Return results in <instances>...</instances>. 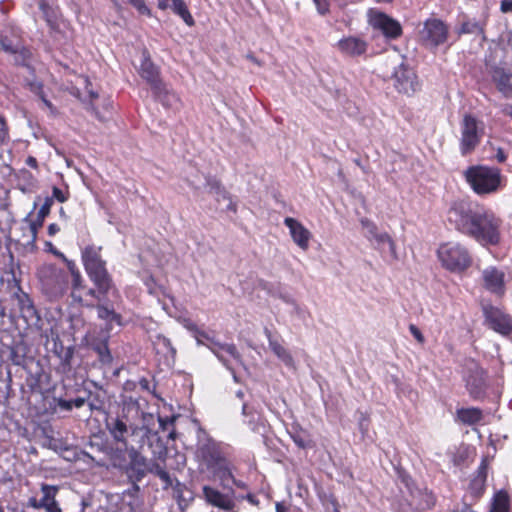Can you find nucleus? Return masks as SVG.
I'll return each mask as SVG.
<instances>
[{
    "mask_svg": "<svg viewBox=\"0 0 512 512\" xmlns=\"http://www.w3.org/2000/svg\"><path fill=\"white\" fill-rule=\"evenodd\" d=\"M292 439L294 443L302 449L311 447V440L302 432L294 433Z\"/></svg>",
    "mask_w": 512,
    "mask_h": 512,
    "instance_id": "49",
    "label": "nucleus"
},
{
    "mask_svg": "<svg viewBox=\"0 0 512 512\" xmlns=\"http://www.w3.org/2000/svg\"><path fill=\"white\" fill-rule=\"evenodd\" d=\"M82 262L87 275L101 294L118 293L106 262L101 257V247L89 245L82 250Z\"/></svg>",
    "mask_w": 512,
    "mask_h": 512,
    "instance_id": "2",
    "label": "nucleus"
},
{
    "mask_svg": "<svg viewBox=\"0 0 512 512\" xmlns=\"http://www.w3.org/2000/svg\"><path fill=\"white\" fill-rule=\"evenodd\" d=\"M53 205V198H45L44 203L40 207L35 219L30 220L28 215L25 221L29 223V230L31 233V241L34 242L37 238L38 230L43 226L45 218L49 215Z\"/></svg>",
    "mask_w": 512,
    "mask_h": 512,
    "instance_id": "22",
    "label": "nucleus"
},
{
    "mask_svg": "<svg viewBox=\"0 0 512 512\" xmlns=\"http://www.w3.org/2000/svg\"><path fill=\"white\" fill-rule=\"evenodd\" d=\"M41 491L43 493V497L40 499V503L46 506L53 498L56 497L58 492V488L56 486L43 484L41 487Z\"/></svg>",
    "mask_w": 512,
    "mask_h": 512,
    "instance_id": "47",
    "label": "nucleus"
},
{
    "mask_svg": "<svg viewBox=\"0 0 512 512\" xmlns=\"http://www.w3.org/2000/svg\"><path fill=\"white\" fill-rule=\"evenodd\" d=\"M485 483L483 477H473L469 484V492L473 500H478L485 491Z\"/></svg>",
    "mask_w": 512,
    "mask_h": 512,
    "instance_id": "43",
    "label": "nucleus"
},
{
    "mask_svg": "<svg viewBox=\"0 0 512 512\" xmlns=\"http://www.w3.org/2000/svg\"><path fill=\"white\" fill-rule=\"evenodd\" d=\"M128 463L122 468L129 482H141L147 475L148 460L136 448H126Z\"/></svg>",
    "mask_w": 512,
    "mask_h": 512,
    "instance_id": "12",
    "label": "nucleus"
},
{
    "mask_svg": "<svg viewBox=\"0 0 512 512\" xmlns=\"http://www.w3.org/2000/svg\"><path fill=\"white\" fill-rule=\"evenodd\" d=\"M481 279L483 287L495 295L496 297H503L506 293V284L508 282V275L506 269L497 266H487L482 270Z\"/></svg>",
    "mask_w": 512,
    "mask_h": 512,
    "instance_id": "10",
    "label": "nucleus"
},
{
    "mask_svg": "<svg viewBox=\"0 0 512 512\" xmlns=\"http://www.w3.org/2000/svg\"><path fill=\"white\" fill-rule=\"evenodd\" d=\"M42 291L49 298L61 297L68 288V274L56 265L46 264L37 272Z\"/></svg>",
    "mask_w": 512,
    "mask_h": 512,
    "instance_id": "4",
    "label": "nucleus"
},
{
    "mask_svg": "<svg viewBox=\"0 0 512 512\" xmlns=\"http://www.w3.org/2000/svg\"><path fill=\"white\" fill-rule=\"evenodd\" d=\"M197 457L208 470L226 461L219 444L211 438L200 440L197 447Z\"/></svg>",
    "mask_w": 512,
    "mask_h": 512,
    "instance_id": "11",
    "label": "nucleus"
},
{
    "mask_svg": "<svg viewBox=\"0 0 512 512\" xmlns=\"http://www.w3.org/2000/svg\"><path fill=\"white\" fill-rule=\"evenodd\" d=\"M284 224L289 229L293 241L299 248L306 251L309 248V241L312 237L311 232L305 228L302 223L292 217H286Z\"/></svg>",
    "mask_w": 512,
    "mask_h": 512,
    "instance_id": "19",
    "label": "nucleus"
},
{
    "mask_svg": "<svg viewBox=\"0 0 512 512\" xmlns=\"http://www.w3.org/2000/svg\"><path fill=\"white\" fill-rule=\"evenodd\" d=\"M472 256L468 248L461 244H456L450 248V272L461 273L472 265Z\"/></svg>",
    "mask_w": 512,
    "mask_h": 512,
    "instance_id": "18",
    "label": "nucleus"
},
{
    "mask_svg": "<svg viewBox=\"0 0 512 512\" xmlns=\"http://www.w3.org/2000/svg\"><path fill=\"white\" fill-rule=\"evenodd\" d=\"M132 445L126 448H136L138 451L144 450L145 446L151 451L155 459L164 460L167 455V447L158 431L152 430L148 425L135 427L131 432Z\"/></svg>",
    "mask_w": 512,
    "mask_h": 512,
    "instance_id": "5",
    "label": "nucleus"
},
{
    "mask_svg": "<svg viewBox=\"0 0 512 512\" xmlns=\"http://www.w3.org/2000/svg\"><path fill=\"white\" fill-rule=\"evenodd\" d=\"M372 26L381 31L386 38L396 39L402 34L400 23L382 12H376L370 20Z\"/></svg>",
    "mask_w": 512,
    "mask_h": 512,
    "instance_id": "17",
    "label": "nucleus"
},
{
    "mask_svg": "<svg viewBox=\"0 0 512 512\" xmlns=\"http://www.w3.org/2000/svg\"><path fill=\"white\" fill-rule=\"evenodd\" d=\"M140 76L150 85L153 92L163 91V82L159 77V69L152 62L146 49L142 52V61L139 67Z\"/></svg>",
    "mask_w": 512,
    "mask_h": 512,
    "instance_id": "16",
    "label": "nucleus"
},
{
    "mask_svg": "<svg viewBox=\"0 0 512 512\" xmlns=\"http://www.w3.org/2000/svg\"><path fill=\"white\" fill-rule=\"evenodd\" d=\"M163 472H165V469L163 467H161L160 464H158V463L149 464L148 463L147 473H151V474H154L155 476L159 477L161 475V473H163Z\"/></svg>",
    "mask_w": 512,
    "mask_h": 512,
    "instance_id": "57",
    "label": "nucleus"
},
{
    "mask_svg": "<svg viewBox=\"0 0 512 512\" xmlns=\"http://www.w3.org/2000/svg\"><path fill=\"white\" fill-rule=\"evenodd\" d=\"M8 54L13 56V61L16 65L30 67L32 60V52L22 44L18 45L14 51H9Z\"/></svg>",
    "mask_w": 512,
    "mask_h": 512,
    "instance_id": "32",
    "label": "nucleus"
},
{
    "mask_svg": "<svg viewBox=\"0 0 512 512\" xmlns=\"http://www.w3.org/2000/svg\"><path fill=\"white\" fill-rule=\"evenodd\" d=\"M399 480L407 488L408 492L413 498L421 494L420 491L415 487L412 478L405 472L399 471Z\"/></svg>",
    "mask_w": 512,
    "mask_h": 512,
    "instance_id": "46",
    "label": "nucleus"
},
{
    "mask_svg": "<svg viewBox=\"0 0 512 512\" xmlns=\"http://www.w3.org/2000/svg\"><path fill=\"white\" fill-rule=\"evenodd\" d=\"M84 297H86V303H82L83 306H86V307H95V301H102L106 296H108L109 294H101L99 293L98 291V288L96 287V289H93V288H87L85 286V289H84V293H83Z\"/></svg>",
    "mask_w": 512,
    "mask_h": 512,
    "instance_id": "42",
    "label": "nucleus"
},
{
    "mask_svg": "<svg viewBox=\"0 0 512 512\" xmlns=\"http://www.w3.org/2000/svg\"><path fill=\"white\" fill-rule=\"evenodd\" d=\"M21 44L19 31L11 26H0V48L8 53Z\"/></svg>",
    "mask_w": 512,
    "mask_h": 512,
    "instance_id": "23",
    "label": "nucleus"
},
{
    "mask_svg": "<svg viewBox=\"0 0 512 512\" xmlns=\"http://www.w3.org/2000/svg\"><path fill=\"white\" fill-rule=\"evenodd\" d=\"M202 492L205 501L209 505H212L224 511L234 510V490H225V492H220L219 490L211 486L205 485L202 488Z\"/></svg>",
    "mask_w": 512,
    "mask_h": 512,
    "instance_id": "15",
    "label": "nucleus"
},
{
    "mask_svg": "<svg viewBox=\"0 0 512 512\" xmlns=\"http://www.w3.org/2000/svg\"><path fill=\"white\" fill-rule=\"evenodd\" d=\"M409 330L411 332V334L414 336V338L420 343H424L425 339H424V336L422 334V332L420 331V329L414 325V324H410L409 325Z\"/></svg>",
    "mask_w": 512,
    "mask_h": 512,
    "instance_id": "55",
    "label": "nucleus"
},
{
    "mask_svg": "<svg viewBox=\"0 0 512 512\" xmlns=\"http://www.w3.org/2000/svg\"><path fill=\"white\" fill-rule=\"evenodd\" d=\"M92 349L96 352L98 355V360L103 365H110L112 363L113 357L109 350L108 341L106 339L92 343Z\"/></svg>",
    "mask_w": 512,
    "mask_h": 512,
    "instance_id": "33",
    "label": "nucleus"
},
{
    "mask_svg": "<svg viewBox=\"0 0 512 512\" xmlns=\"http://www.w3.org/2000/svg\"><path fill=\"white\" fill-rule=\"evenodd\" d=\"M207 186L210 188L211 192H214L215 194L223 188L218 180L210 177L207 178Z\"/></svg>",
    "mask_w": 512,
    "mask_h": 512,
    "instance_id": "61",
    "label": "nucleus"
},
{
    "mask_svg": "<svg viewBox=\"0 0 512 512\" xmlns=\"http://www.w3.org/2000/svg\"><path fill=\"white\" fill-rule=\"evenodd\" d=\"M500 9L503 13L512 12V0H502Z\"/></svg>",
    "mask_w": 512,
    "mask_h": 512,
    "instance_id": "64",
    "label": "nucleus"
},
{
    "mask_svg": "<svg viewBox=\"0 0 512 512\" xmlns=\"http://www.w3.org/2000/svg\"><path fill=\"white\" fill-rule=\"evenodd\" d=\"M155 98L160 101L165 107L172 108L178 102V97L175 93L168 90L167 86L163 84V91L161 93L153 92Z\"/></svg>",
    "mask_w": 512,
    "mask_h": 512,
    "instance_id": "40",
    "label": "nucleus"
},
{
    "mask_svg": "<svg viewBox=\"0 0 512 512\" xmlns=\"http://www.w3.org/2000/svg\"><path fill=\"white\" fill-rule=\"evenodd\" d=\"M462 175L478 196L495 194L503 187V176L496 167L472 165L465 169Z\"/></svg>",
    "mask_w": 512,
    "mask_h": 512,
    "instance_id": "3",
    "label": "nucleus"
},
{
    "mask_svg": "<svg viewBox=\"0 0 512 512\" xmlns=\"http://www.w3.org/2000/svg\"><path fill=\"white\" fill-rule=\"evenodd\" d=\"M338 48L349 56H359L366 52L367 44L360 38L348 37L338 42Z\"/></svg>",
    "mask_w": 512,
    "mask_h": 512,
    "instance_id": "26",
    "label": "nucleus"
},
{
    "mask_svg": "<svg viewBox=\"0 0 512 512\" xmlns=\"http://www.w3.org/2000/svg\"><path fill=\"white\" fill-rule=\"evenodd\" d=\"M316 7H317V10L320 14L324 15L328 12L329 10V4L327 2V0H313Z\"/></svg>",
    "mask_w": 512,
    "mask_h": 512,
    "instance_id": "60",
    "label": "nucleus"
},
{
    "mask_svg": "<svg viewBox=\"0 0 512 512\" xmlns=\"http://www.w3.org/2000/svg\"><path fill=\"white\" fill-rule=\"evenodd\" d=\"M464 381L469 395L474 400L483 399L486 393L485 372L474 360L465 363Z\"/></svg>",
    "mask_w": 512,
    "mask_h": 512,
    "instance_id": "9",
    "label": "nucleus"
},
{
    "mask_svg": "<svg viewBox=\"0 0 512 512\" xmlns=\"http://www.w3.org/2000/svg\"><path fill=\"white\" fill-rule=\"evenodd\" d=\"M106 428L116 442L127 445L128 426L126 421L119 417H109L106 420Z\"/></svg>",
    "mask_w": 512,
    "mask_h": 512,
    "instance_id": "25",
    "label": "nucleus"
},
{
    "mask_svg": "<svg viewBox=\"0 0 512 512\" xmlns=\"http://www.w3.org/2000/svg\"><path fill=\"white\" fill-rule=\"evenodd\" d=\"M213 475L220 481L224 490H233V486L243 487V483L234 478L228 460L210 469Z\"/></svg>",
    "mask_w": 512,
    "mask_h": 512,
    "instance_id": "21",
    "label": "nucleus"
},
{
    "mask_svg": "<svg viewBox=\"0 0 512 512\" xmlns=\"http://www.w3.org/2000/svg\"><path fill=\"white\" fill-rule=\"evenodd\" d=\"M458 34L482 35L483 39H485L484 24L476 20L464 21L458 31Z\"/></svg>",
    "mask_w": 512,
    "mask_h": 512,
    "instance_id": "37",
    "label": "nucleus"
},
{
    "mask_svg": "<svg viewBox=\"0 0 512 512\" xmlns=\"http://www.w3.org/2000/svg\"><path fill=\"white\" fill-rule=\"evenodd\" d=\"M447 37L448 27L446 23L435 17L427 19L419 30L421 43L429 49H435L445 43Z\"/></svg>",
    "mask_w": 512,
    "mask_h": 512,
    "instance_id": "7",
    "label": "nucleus"
},
{
    "mask_svg": "<svg viewBox=\"0 0 512 512\" xmlns=\"http://www.w3.org/2000/svg\"><path fill=\"white\" fill-rule=\"evenodd\" d=\"M107 447L104 444V442L99 437H94L90 439V441L85 446V450L83 451V454L93 461L97 462V459L94 454L96 453H106Z\"/></svg>",
    "mask_w": 512,
    "mask_h": 512,
    "instance_id": "34",
    "label": "nucleus"
},
{
    "mask_svg": "<svg viewBox=\"0 0 512 512\" xmlns=\"http://www.w3.org/2000/svg\"><path fill=\"white\" fill-rule=\"evenodd\" d=\"M242 414L248 418L246 421L249 427L254 432H259V428L262 425V423L259 422L260 417L253 412V409L249 407L246 403L242 405Z\"/></svg>",
    "mask_w": 512,
    "mask_h": 512,
    "instance_id": "41",
    "label": "nucleus"
},
{
    "mask_svg": "<svg viewBox=\"0 0 512 512\" xmlns=\"http://www.w3.org/2000/svg\"><path fill=\"white\" fill-rule=\"evenodd\" d=\"M493 157L497 162L504 163L507 160V153L503 148L498 147Z\"/></svg>",
    "mask_w": 512,
    "mask_h": 512,
    "instance_id": "63",
    "label": "nucleus"
},
{
    "mask_svg": "<svg viewBox=\"0 0 512 512\" xmlns=\"http://www.w3.org/2000/svg\"><path fill=\"white\" fill-rule=\"evenodd\" d=\"M85 286L84 280L80 274V272H73L72 277V287H71V297L73 301H81V296L78 293V288Z\"/></svg>",
    "mask_w": 512,
    "mask_h": 512,
    "instance_id": "45",
    "label": "nucleus"
},
{
    "mask_svg": "<svg viewBox=\"0 0 512 512\" xmlns=\"http://www.w3.org/2000/svg\"><path fill=\"white\" fill-rule=\"evenodd\" d=\"M95 308L98 318L106 322L108 330H112L114 324L117 326L123 325L121 314L117 313L112 306L105 303H98Z\"/></svg>",
    "mask_w": 512,
    "mask_h": 512,
    "instance_id": "24",
    "label": "nucleus"
},
{
    "mask_svg": "<svg viewBox=\"0 0 512 512\" xmlns=\"http://www.w3.org/2000/svg\"><path fill=\"white\" fill-rule=\"evenodd\" d=\"M488 465L486 460H483L476 471L475 477H483V481L487 479Z\"/></svg>",
    "mask_w": 512,
    "mask_h": 512,
    "instance_id": "59",
    "label": "nucleus"
},
{
    "mask_svg": "<svg viewBox=\"0 0 512 512\" xmlns=\"http://www.w3.org/2000/svg\"><path fill=\"white\" fill-rule=\"evenodd\" d=\"M489 74L499 92L508 96L512 93V72L494 65L490 67Z\"/></svg>",
    "mask_w": 512,
    "mask_h": 512,
    "instance_id": "20",
    "label": "nucleus"
},
{
    "mask_svg": "<svg viewBox=\"0 0 512 512\" xmlns=\"http://www.w3.org/2000/svg\"><path fill=\"white\" fill-rule=\"evenodd\" d=\"M74 351L75 349L73 346L65 348L62 344H60L59 347L55 344V353L59 357L61 369L65 373L70 372L72 369Z\"/></svg>",
    "mask_w": 512,
    "mask_h": 512,
    "instance_id": "31",
    "label": "nucleus"
},
{
    "mask_svg": "<svg viewBox=\"0 0 512 512\" xmlns=\"http://www.w3.org/2000/svg\"><path fill=\"white\" fill-rule=\"evenodd\" d=\"M362 233L364 237L381 253L388 246L389 252L394 259H397L396 244L391 236L384 231H380L377 225L367 218L360 220Z\"/></svg>",
    "mask_w": 512,
    "mask_h": 512,
    "instance_id": "8",
    "label": "nucleus"
},
{
    "mask_svg": "<svg viewBox=\"0 0 512 512\" xmlns=\"http://www.w3.org/2000/svg\"><path fill=\"white\" fill-rule=\"evenodd\" d=\"M172 11L177 14L182 20L188 25L193 26L195 21L188 10V7L184 0H175L171 6Z\"/></svg>",
    "mask_w": 512,
    "mask_h": 512,
    "instance_id": "36",
    "label": "nucleus"
},
{
    "mask_svg": "<svg viewBox=\"0 0 512 512\" xmlns=\"http://www.w3.org/2000/svg\"><path fill=\"white\" fill-rule=\"evenodd\" d=\"M53 200L56 199L59 202L63 203L67 200L66 194L58 187L54 186L52 189V197Z\"/></svg>",
    "mask_w": 512,
    "mask_h": 512,
    "instance_id": "56",
    "label": "nucleus"
},
{
    "mask_svg": "<svg viewBox=\"0 0 512 512\" xmlns=\"http://www.w3.org/2000/svg\"><path fill=\"white\" fill-rule=\"evenodd\" d=\"M10 355L9 359L12 361L14 365L24 366L26 363V358L29 353V347L24 340L14 341L13 344L9 347Z\"/></svg>",
    "mask_w": 512,
    "mask_h": 512,
    "instance_id": "29",
    "label": "nucleus"
},
{
    "mask_svg": "<svg viewBox=\"0 0 512 512\" xmlns=\"http://www.w3.org/2000/svg\"><path fill=\"white\" fill-rule=\"evenodd\" d=\"M438 257H439V259L441 260L442 265H443L444 267H448V262H447V257H448V248L446 247V245H442V246L438 249Z\"/></svg>",
    "mask_w": 512,
    "mask_h": 512,
    "instance_id": "58",
    "label": "nucleus"
},
{
    "mask_svg": "<svg viewBox=\"0 0 512 512\" xmlns=\"http://www.w3.org/2000/svg\"><path fill=\"white\" fill-rule=\"evenodd\" d=\"M450 224L483 248L498 247L502 242L503 219L492 209L470 198L453 201Z\"/></svg>",
    "mask_w": 512,
    "mask_h": 512,
    "instance_id": "1",
    "label": "nucleus"
},
{
    "mask_svg": "<svg viewBox=\"0 0 512 512\" xmlns=\"http://www.w3.org/2000/svg\"><path fill=\"white\" fill-rule=\"evenodd\" d=\"M264 333L268 339L269 347L273 353L289 368H294L295 362L291 353L283 347L277 340L272 338L271 331L265 328Z\"/></svg>",
    "mask_w": 512,
    "mask_h": 512,
    "instance_id": "27",
    "label": "nucleus"
},
{
    "mask_svg": "<svg viewBox=\"0 0 512 512\" xmlns=\"http://www.w3.org/2000/svg\"><path fill=\"white\" fill-rule=\"evenodd\" d=\"M173 489V496L177 500L178 505L182 508L183 505L187 506L189 500H191V497L187 499L184 495V492L186 489V486L181 483L179 480H175V484L172 486Z\"/></svg>",
    "mask_w": 512,
    "mask_h": 512,
    "instance_id": "44",
    "label": "nucleus"
},
{
    "mask_svg": "<svg viewBox=\"0 0 512 512\" xmlns=\"http://www.w3.org/2000/svg\"><path fill=\"white\" fill-rule=\"evenodd\" d=\"M10 141L9 127L3 115L0 114V148Z\"/></svg>",
    "mask_w": 512,
    "mask_h": 512,
    "instance_id": "48",
    "label": "nucleus"
},
{
    "mask_svg": "<svg viewBox=\"0 0 512 512\" xmlns=\"http://www.w3.org/2000/svg\"><path fill=\"white\" fill-rule=\"evenodd\" d=\"M473 450L470 446L462 444L460 445L453 456V463L456 466H464L468 463Z\"/></svg>",
    "mask_w": 512,
    "mask_h": 512,
    "instance_id": "39",
    "label": "nucleus"
},
{
    "mask_svg": "<svg viewBox=\"0 0 512 512\" xmlns=\"http://www.w3.org/2000/svg\"><path fill=\"white\" fill-rule=\"evenodd\" d=\"M490 511L496 512H508L509 511V496L501 490L498 491L493 499L492 508Z\"/></svg>",
    "mask_w": 512,
    "mask_h": 512,
    "instance_id": "38",
    "label": "nucleus"
},
{
    "mask_svg": "<svg viewBox=\"0 0 512 512\" xmlns=\"http://www.w3.org/2000/svg\"><path fill=\"white\" fill-rule=\"evenodd\" d=\"M16 178L18 180V186L23 192L31 190L36 186L37 183L34 175L25 168L20 169L17 172Z\"/></svg>",
    "mask_w": 512,
    "mask_h": 512,
    "instance_id": "35",
    "label": "nucleus"
},
{
    "mask_svg": "<svg viewBox=\"0 0 512 512\" xmlns=\"http://www.w3.org/2000/svg\"><path fill=\"white\" fill-rule=\"evenodd\" d=\"M222 352L229 354L237 363L242 364L241 354L238 352L236 346L232 343H226L221 346Z\"/></svg>",
    "mask_w": 512,
    "mask_h": 512,
    "instance_id": "50",
    "label": "nucleus"
},
{
    "mask_svg": "<svg viewBox=\"0 0 512 512\" xmlns=\"http://www.w3.org/2000/svg\"><path fill=\"white\" fill-rule=\"evenodd\" d=\"M210 350L213 352V354L219 359V361L222 362V364L228 369L230 370L232 373H234V370L229 362V360H227L224 355L222 354V352L219 351V349H216L215 347H210Z\"/></svg>",
    "mask_w": 512,
    "mask_h": 512,
    "instance_id": "52",
    "label": "nucleus"
},
{
    "mask_svg": "<svg viewBox=\"0 0 512 512\" xmlns=\"http://www.w3.org/2000/svg\"><path fill=\"white\" fill-rule=\"evenodd\" d=\"M481 310L484 316V324L488 328L502 335H508L512 332V317L503 309L492 305L490 302L483 301Z\"/></svg>",
    "mask_w": 512,
    "mask_h": 512,
    "instance_id": "6",
    "label": "nucleus"
},
{
    "mask_svg": "<svg viewBox=\"0 0 512 512\" xmlns=\"http://www.w3.org/2000/svg\"><path fill=\"white\" fill-rule=\"evenodd\" d=\"M22 303L23 304L21 307V311H22V313L26 314L25 316H33L36 313L33 304L30 302V300L28 298L26 299V302L22 301Z\"/></svg>",
    "mask_w": 512,
    "mask_h": 512,
    "instance_id": "54",
    "label": "nucleus"
},
{
    "mask_svg": "<svg viewBox=\"0 0 512 512\" xmlns=\"http://www.w3.org/2000/svg\"><path fill=\"white\" fill-rule=\"evenodd\" d=\"M392 78L394 87L400 93L411 95L418 89L419 84L414 70L404 62L394 69Z\"/></svg>",
    "mask_w": 512,
    "mask_h": 512,
    "instance_id": "14",
    "label": "nucleus"
},
{
    "mask_svg": "<svg viewBox=\"0 0 512 512\" xmlns=\"http://www.w3.org/2000/svg\"><path fill=\"white\" fill-rule=\"evenodd\" d=\"M128 2L140 13L143 15L150 16L151 11L145 4L144 0H128Z\"/></svg>",
    "mask_w": 512,
    "mask_h": 512,
    "instance_id": "51",
    "label": "nucleus"
},
{
    "mask_svg": "<svg viewBox=\"0 0 512 512\" xmlns=\"http://www.w3.org/2000/svg\"><path fill=\"white\" fill-rule=\"evenodd\" d=\"M455 422L464 424V425H474L482 421L483 412L480 408L470 407V408H459L455 413Z\"/></svg>",
    "mask_w": 512,
    "mask_h": 512,
    "instance_id": "28",
    "label": "nucleus"
},
{
    "mask_svg": "<svg viewBox=\"0 0 512 512\" xmlns=\"http://www.w3.org/2000/svg\"><path fill=\"white\" fill-rule=\"evenodd\" d=\"M47 512H62L55 498L51 500L46 506H42Z\"/></svg>",
    "mask_w": 512,
    "mask_h": 512,
    "instance_id": "62",
    "label": "nucleus"
},
{
    "mask_svg": "<svg viewBox=\"0 0 512 512\" xmlns=\"http://www.w3.org/2000/svg\"><path fill=\"white\" fill-rule=\"evenodd\" d=\"M158 478L164 483L163 490L172 488V486L175 484V481H173L170 474L166 470L165 472L161 473Z\"/></svg>",
    "mask_w": 512,
    "mask_h": 512,
    "instance_id": "53",
    "label": "nucleus"
},
{
    "mask_svg": "<svg viewBox=\"0 0 512 512\" xmlns=\"http://www.w3.org/2000/svg\"><path fill=\"white\" fill-rule=\"evenodd\" d=\"M153 345L157 354H162L167 361L174 360L176 349L172 346L170 339L162 334H158L153 340Z\"/></svg>",
    "mask_w": 512,
    "mask_h": 512,
    "instance_id": "30",
    "label": "nucleus"
},
{
    "mask_svg": "<svg viewBox=\"0 0 512 512\" xmlns=\"http://www.w3.org/2000/svg\"><path fill=\"white\" fill-rule=\"evenodd\" d=\"M481 133L477 120L466 115L463 120L462 138L460 142V151L462 155H468L479 145Z\"/></svg>",
    "mask_w": 512,
    "mask_h": 512,
    "instance_id": "13",
    "label": "nucleus"
}]
</instances>
